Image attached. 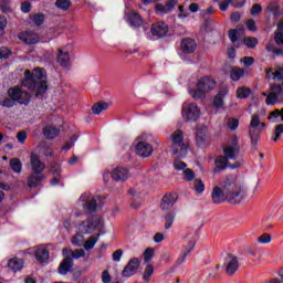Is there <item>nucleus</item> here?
Listing matches in <instances>:
<instances>
[{"instance_id":"f257e3e1","label":"nucleus","mask_w":283,"mask_h":283,"mask_svg":"<svg viewBox=\"0 0 283 283\" xmlns=\"http://www.w3.org/2000/svg\"><path fill=\"white\" fill-rule=\"evenodd\" d=\"M223 188L226 190V195L220 187H214L212 190V200L216 205H220V202H224V200H228L230 205H240V202H244V200L249 198L247 187L242 182L227 181L223 185Z\"/></svg>"},{"instance_id":"f03ea898","label":"nucleus","mask_w":283,"mask_h":283,"mask_svg":"<svg viewBox=\"0 0 283 283\" xmlns=\"http://www.w3.org/2000/svg\"><path fill=\"white\" fill-rule=\"evenodd\" d=\"M22 85L28 90H34L36 96H43L48 92V74L43 69H34L32 73L25 71Z\"/></svg>"},{"instance_id":"7ed1b4c3","label":"nucleus","mask_w":283,"mask_h":283,"mask_svg":"<svg viewBox=\"0 0 283 283\" xmlns=\"http://www.w3.org/2000/svg\"><path fill=\"white\" fill-rule=\"evenodd\" d=\"M217 85L218 83L216 82V80H213V77L203 76L197 81V88L192 87L191 85L188 86V94L195 101H200V98H205L206 94H209V92H213Z\"/></svg>"},{"instance_id":"20e7f679","label":"nucleus","mask_w":283,"mask_h":283,"mask_svg":"<svg viewBox=\"0 0 283 283\" xmlns=\"http://www.w3.org/2000/svg\"><path fill=\"white\" fill-rule=\"evenodd\" d=\"M31 176L28 179V187L35 188L39 187L40 182L45 180V176H43V171L45 170V164L41 161L39 155L32 154L31 155Z\"/></svg>"},{"instance_id":"39448f33","label":"nucleus","mask_w":283,"mask_h":283,"mask_svg":"<svg viewBox=\"0 0 283 283\" xmlns=\"http://www.w3.org/2000/svg\"><path fill=\"white\" fill-rule=\"evenodd\" d=\"M76 229L78 233H83L84 235H92L96 231L101 233L105 229V220H103V217L95 214L80 222Z\"/></svg>"},{"instance_id":"423d86ee","label":"nucleus","mask_w":283,"mask_h":283,"mask_svg":"<svg viewBox=\"0 0 283 283\" xmlns=\"http://www.w3.org/2000/svg\"><path fill=\"white\" fill-rule=\"evenodd\" d=\"M240 146L238 145V138L232 136L227 147L223 149L224 156H220L216 159L214 165L217 169H226L229 166V160L238 158Z\"/></svg>"},{"instance_id":"0eeeda50","label":"nucleus","mask_w":283,"mask_h":283,"mask_svg":"<svg viewBox=\"0 0 283 283\" xmlns=\"http://www.w3.org/2000/svg\"><path fill=\"white\" fill-rule=\"evenodd\" d=\"M266 128V123L262 122L260 115L254 114L251 117L250 124L248 126V134L251 139L252 145H258L262 133Z\"/></svg>"},{"instance_id":"6e6552de","label":"nucleus","mask_w":283,"mask_h":283,"mask_svg":"<svg viewBox=\"0 0 283 283\" xmlns=\"http://www.w3.org/2000/svg\"><path fill=\"white\" fill-rule=\"evenodd\" d=\"M181 116L187 123H196L202 116V111L197 103L186 102L181 106Z\"/></svg>"},{"instance_id":"1a4fd4ad","label":"nucleus","mask_w":283,"mask_h":283,"mask_svg":"<svg viewBox=\"0 0 283 283\" xmlns=\"http://www.w3.org/2000/svg\"><path fill=\"white\" fill-rule=\"evenodd\" d=\"M98 201H101V197L91 195L90 192H84L80 197L77 203L80 207H82L84 211L90 213L92 211H96L98 207Z\"/></svg>"},{"instance_id":"9d476101","label":"nucleus","mask_w":283,"mask_h":283,"mask_svg":"<svg viewBox=\"0 0 283 283\" xmlns=\"http://www.w3.org/2000/svg\"><path fill=\"white\" fill-rule=\"evenodd\" d=\"M149 138V134L143 133L137 137V144L135 147V151L137 156H140L142 158H149L151 154H154V147L148 144L147 142H142V140H147Z\"/></svg>"},{"instance_id":"9b49d317","label":"nucleus","mask_w":283,"mask_h":283,"mask_svg":"<svg viewBox=\"0 0 283 283\" xmlns=\"http://www.w3.org/2000/svg\"><path fill=\"white\" fill-rule=\"evenodd\" d=\"M184 240L186 242V245L181 251V255L177 259V264H185L187 256L191 254L193 249H196V237L193 234H186L184 237Z\"/></svg>"},{"instance_id":"f8f14e48","label":"nucleus","mask_w":283,"mask_h":283,"mask_svg":"<svg viewBox=\"0 0 283 283\" xmlns=\"http://www.w3.org/2000/svg\"><path fill=\"white\" fill-rule=\"evenodd\" d=\"M8 95L13 101H17L20 103V105H28L30 103L31 95L25 90L15 87V88H9Z\"/></svg>"},{"instance_id":"ddd939ff","label":"nucleus","mask_w":283,"mask_h":283,"mask_svg":"<svg viewBox=\"0 0 283 283\" xmlns=\"http://www.w3.org/2000/svg\"><path fill=\"white\" fill-rule=\"evenodd\" d=\"M209 128L205 125L198 126L196 130L195 143L198 147H205L209 142Z\"/></svg>"},{"instance_id":"4468645a","label":"nucleus","mask_w":283,"mask_h":283,"mask_svg":"<svg viewBox=\"0 0 283 283\" xmlns=\"http://www.w3.org/2000/svg\"><path fill=\"white\" fill-rule=\"evenodd\" d=\"M31 253H33L36 262H39L40 264H48V262H50V252L43 245L32 248Z\"/></svg>"},{"instance_id":"2eb2a0df","label":"nucleus","mask_w":283,"mask_h":283,"mask_svg":"<svg viewBox=\"0 0 283 283\" xmlns=\"http://www.w3.org/2000/svg\"><path fill=\"white\" fill-rule=\"evenodd\" d=\"M129 169L125 167H116L111 171V178L115 182H125L126 180H129Z\"/></svg>"},{"instance_id":"dca6fc26","label":"nucleus","mask_w":283,"mask_h":283,"mask_svg":"<svg viewBox=\"0 0 283 283\" xmlns=\"http://www.w3.org/2000/svg\"><path fill=\"white\" fill-rule=\"evenodd\" d=\"M140 266V259L133 258L129 260L128 264L122 272L123 277H132V275H136V271Z\"/></svg>"},{"instance_id":"f3484780","label":"nucleus","mask_w":283,"mask_h":283,"mask_svg":"<svg viewBox=\"0 0 283 283\" xmlns=\"http://www.w3.org/2000/svg\"><path fill=\"white\" fill-rule=\"evenodd\" d=\"M150 32L153 36H158L159 39H163V36H167L169 32V25L165 22L154 23L150 28Z\"/></svg>"},{"instance_id":"a211bd4d","label":"nucleus","mask_w":283,"mask_h":283,"mask_svg":"<svg viewBox=\"0 0 283 283\" xmlns=\"http://www.w3.org/2000/svg\"><path fill=\"white\" fill-rule=\"evenodd\" d=\"M238 269H240V261H238L237 256L229 255L226 259V273L228 275H233Z\"/></svg>"},{"instance_id":"6ab92c4d","label":"nucleus","mask_w":283,"mask_h":283,"mask_svg":"<svg viewBox=\"0 0 283 283\" xmlns=\"http://www.w3.org/2000/svg\"><path fill=\"white\" fill-rule=\"evenodd\" d=\"M19 40L23 41V43H27V45H34L41 41V38H39V34L32 31H25L19 34Z\"/></svg>"},{"instance_id":"aec40b11","label":"nucleus","mask_w":283,"mask_h":283,"mask_svg":"<svg viewBox=\"0 0 283 283\" xmlns=\"http://www.w3.org/2000/svg\"><path fill=\"white\" fill-rule=\"evenodd\" d=\"M178 201V195L176 193H168L163 197L160 208L164 211H168V209H171L174 205Z\"/></svg>"},{"instance_id":"412c9836","label":"nucleus","mask_w":283,"mask_h":283,"mask_svg":"<svg viewBox=\"0 0 283 283\" xmlns=\"http://www.w3.org/2000/svg\"><path fill=\"white\" fill-rule=\"evenodd\" d=\"M25 262L23 259H19L17 256L9 259L7 263V268L9 271H12L13 273H19V271L23 270Z\"/></svg>"},{"instance_id":"4be33fe9","label":"nucleus","mask_w":283,"mask_h":283,"mask_svg":"<svg viewBox=\"0 0 283 283\" xmlns=\"http://www.w3.org/2000/svg\"><path fill=\"white\" fill-rule=\"evenodd\" d=\"M178 0H169L166 4H157L155 7V12L157 14H167L171 12V10H174V8H176Z\"/></svg>"},{"instance_id":"5701e85b","label":"nucleus","mask_w":283,"mask_h":283,"mask_svg":"<svg viewBox=\"0 0 283 283\" xmlns=\"http://www.w3.org/2000/svg\"><path fill=\"white\" fill-rule=\"evenodd\" d=\"M57 63L62 67H70V51H67V48L59 49Z\"/></svg>"},{"instance_id":"b1692460","label":"nucleus","mask_w":283,"mask_h":283,"mask_svg":"<svg viewBox=\"0 0 283 283\" xmlns=\"http://www.w3.org/2000/svg\"><path fill=\"white\" fill-rule=\"evenodd\" d=\"M130 28H140L143 25V18L135 11H130L126 19Z\"/></svg>"},{"instance_id":"393cba45","label":"nucleus","mask_w":283,"mask_h":283,"mask_svg":"<svg viewBox=\"0 0 283 283\" xmlns=\"http://www.w3.org/2000/svg\"><path fill=\"white\" fill-rule=\"evenodd\" d=\"M189 151V146L187 144H178L176 146H171V154L176 156V158H185L187 153Z\"/></svg>"},{"instance_id":"a878e982","label":"nucleus","mask_w":283,"mask_h":283,"mask_svg":"<svg viewBox=\"0 0 283 283\" xmlns=\"http://www.w3.org/2000/svg\"><path fill=\"white\" fill-rule=\"evenodd\" d=\"M196 48H198V44L196 43V40L193 39H184L181 41V50L186 54H191L196 52Z\"/></svg>"},{"instance_id":"bb28decb","label":"nucleus","mask_w":283,"mask_h":283,"mask_svg":"<svg viewBox=\"0 0 283 283\" xmlns=\"http://www.w3.org/2000/svg\"><path fill=\"white\" fill-rule=\"evenodd\" d=\"M62 255L63 258H70V260H78V258H85V250L77 249L72 251L71 249H63Z\"/></svg>"},{"instance_id":"cd10ccee","label":"nucleus","mask_w":283,"mask_h":283,"mask_svg":"<svg viewBox=\"0 0 283 283\" xmlns=\"http://www.w3.org/2000/svg\"><path fill=\"white\" fill-rule=\"evenodd\" d=\"M42 132L48 140H54L61 134V130L52 125L45 126Z\"/></svg>"},{"instance_id":"c85d7f7f","label":"nucleus","mask_w":283,"mask_h":283,"mask_svg":"<svg viewBox=\"0 0 283 283\" xmlns=\"http://www.w3.org/2000/svg\"><path fill=\"white\" fill-rule=\"evenodd\" d=\"M244 3H245V0H223L222 2L219 3V8L224 12L227 11V8H229V6L231 4L234 6V8H242Z\"/></svg>"},{"instance_id":"c756f323","label":"nucleus","mask_w":283,"mask_h":283,"mask_svg":"<svg viewBox=\"0 0 283 283\" xmlns=\"http://www.w3.org/2000/svg\"><path fill=\"white\" fill-rule=\"evenodd\" d=\"M72 259L64 256V260L61 262L59 268L60 275H67L72 271Z\"/></svg>"},{"instance_id":"7c9ffc66","label":"nucleus","mask_w":283,"mask_h":283,"mask_svg":"<svg viewBox=\"0 0 283 283\" xmlns=\"http://www.w3.org/2000/svg\"><path fill=\"white\" fill-rule=\"evenodd\" d=\"M101 238V233H97L96 235H91L86 240H84L83 247L85 251H92L94 247H96V243L98 242Z\"/></svg>"},{"instance_id":"2f4dec72","label":"nucleus","mask_w":283,"mask_h":283,"mask_svg":"<svg viewBox=\"0 0 283 283\" xmlns=\"http://www.w3.org/2000/svg\"><path fill=\"white\" fill-rule=\"evenodd\" d=\"M170 140L172 143V147H175L176 145H182L185 142V134L182 133V130L177 129L175 130L171 136H170Z\"/></svg>"},{"instance_id":"473e14b6","label":"nucleus","mask_w":283,"mask_h":283,"mask_svg":"<svg viewBox=\"0 0 283 283\" xmlns=\"http://www.w3.org/2000/svg\"><path fill=\"white\" fill-rule=\"evenodd\" d=\"M245 73L247 71H244V69L234 66L230 71V78L231 81L238 82L240 78H243Z\"/></svg>"},{"instance_id":"72a5a7b5","label":"nucleus","mask_w":283,"mask_h":283,"mask_svg":"<svg viewBox=\"0 0 283 283\" xmlns=\"http://www.w3.org/2000/svg\"><path fill=\"white\" fill-rule=\"evenodd\" d=\"M71 244H73V247H83V244H85V237L83 232H78L77 228L76 234L73 238H71Z\"/></svg>"},{"instance_id":"f704fd0d","label":"nucleus","mask_w":283,"mask_h":283,"mask_svg":"<svg viewBox=\"0 0 283 283\" xmlns=\"http://www.w3.org/2000/svg\"><path fill=\"white\" fill-rule=\"evenodd\" d=\"M193 188L197 196H202V193H205V181H202L201 179H195Z\"/></svg>"},{"instance_id":"c9c22d12","label":"nucleus","mask_w":283,"mask_h":283,"mask_svg":"<svg viewBox=\"0 0 283 283\" xmlns=\"http://www.w3.org/2000/svg\"><path fill=\"white\" fill-rule=\"evenodd\" d=\"M182 176L186 182H193L196 180V171L191 170V168H186L182 171Z\"/></svg>"},{"instance_id":"e433bc0d","label":"nucleus","mask_w":283,"mask_h":283,"mask_svg":"<svg viewBox=\"0 0 283 283\" xmlns=\"http://www.w3.org/2000/svg\"><path fill=\"white\" fill-rule=\"evenodd\" d=\"M10 167L14 171V174H21L23 169V165L21 164V160L13 158L10 160Z\"/></svg>"},{"instance_id":"4c0bfd02","label":"nucleus","mask_w":283,"mask_h":283,"mask_svg":"<svg viewBox=\"0 0 283 283\" xmlns=\"http://www.w3.org/2000/svg\"><path fill=\"white\" fill-rule=\"evenodd\" d=\"M268 118L271 120V123H275L277 120V118H281V120L283 123V108L274 109L273 112L270 113Z\"/></svg>"},{"instance_id":"58836bf2","label":"nucleus","mask_w":283,"mask_h":283,"mask_svg":"<svg viewBox=\"0 0 283 283\" xmlns=\"http://www.w3.org/2000/svg\"><path fill=\"white\" fill-rule=\"evenodd\" d=\"M268 12L274 14V17H280V4L277 1H272L268 6Z\"/></svg>"},{"instance_id":"ea45409f","label":"nucleus","mask_w":283,"mask_h":283,"mask_svg":"<svg viewBox=\"0 0 283 283\" xmlns=\"http://www.w3.org/2000/svg\"><path fill=\"white\" fill-rule=\"evenodd\" d=\"M226 125L228 129H231V132H235L238 127L240 126V120L238 118L229 117L226 122Z\"/></svg>"},{"instance_id":"a19ab883","label":"nucleus","mask_w":283,"mask_h":283,"mask_svg":"<svg viewBox=\"0 0 283 283\" xmlns=\"http://www.w3.org/2000/svg\"><path fill=\"white\" fill-rule=\"evenodd\" d=\"M251 95V90L247 86L237 88V98H249Z\"/></svg>"},{"instance_id":"79ce46f5","label":"nucleus","mask_w":283,"mask_h":283,"mask_svg":"<svg viewBox=\"0 0 283 283\" xmlns=\"http://www.w3.org/2000/svg\"><path fill=\"white\" fill-rule=\"evenodd\" d=\"M174 220H176V212L171 211L165 216V229H171L174 224Z\"/></svg>"},{"instance_id":"37998d69","label":"nucleus","mask_w":283,"mask_h":283,"mask_svg":"<svg viewBox=\"0 0 283 283\" xmlns=\"http://www.w3.org/2000/svg\"><path fill=\"white\" fill-rule=\"evenodd\" d=\"M156 253V250H154V248H147L144 251L143 258H144V262L146 264H148V262H151V260H154V255Z\"/></svg>"},{"instance_id":"c03bdc74","label":"nucleus","mask_w":283,"mask_h":283,"mask_svg":"<svg viewBox=\"0 0 283 283\" xmlns=\"http://www.w3.org/2000/svg\"><path fill=\"white\" fill-rule=\"evenodd\" d=\"M263 96H266V105H275L277 103V93L270 92V94L266 95V93H263Z\"/></svg>"},{"instance_id":"a18cd8bd","label":"nucleus","mask_w":283,"mask_h":283,"mask_svg":"<svg viewBox=\"0 0 283 283\" xmlns=\"http://www.w3.org/2000/svg\"><path fill=\"white\" fill-rule=\"evenodd\" d=\"M107 107H109L108 103H98V104L93 105L92 111H93V114L98 115V114H101V112H105V109H107Z\"/></svg>"},{"instance_id":"49530a36","label":"nucleus","mask_w":283,"mask_h":283,"mask_svg":"<svg viewBox=\"0 0 283 283\" xmlns=\"http://www.w3.org/2000/svg\"><path fill=\"white\" fill-rule=\"evenodd\" d=\"M151 275H154V266L151 264H147L144 271L143 280L145 282H149Z\"/></svg>"},{"instance_id":"de8ad7c7","label":"nucleus","mask_w":283,"mask_h":283,"mask_svg":"<svg viewBox=\"0 0 283 283\" xmlns=\"http://www.w3.org/2000/svg\"><path fill=\"white\" fill-rule=\"evenodd\" d=\"M272 240L273 237H271L270 233H263L256 239V242H259V244H271Z\"/></svg>"},{"instance_id":"09e8293b","label":"nucleus","mask_w":283,"mask_h":283,"mask_svg":"<svg viewBox=\"0 0 283 283\" xmlns=\"http://www.w3.org/2000/svg\"><path fill=\"white\" fill-rule=\"evenodd\" d=\"M31 21L33 25H43V21H45V15L42 13H36L31 17Z\"/></svg>"},{"instance_id":"8fccbe9b","label":"nucleus","mask_w":283,"mask_h":283,"mask_svg":"<svg viewBox=\"0 0 283 283\" xmlns=\"http://www.w3.org/2000/svg\"><path fill=\"white\" fill-rule=\"evenodd\" d=\"M55 6L59 10H69L72 2H70V0H56Z\"/></svg>"},{"instance_id":"3c124183","label":"nucleus","mask_w":283,"mask_h":283,"mask_svg":"<svg viewBox=\"0 0 283 283\" xmlns=\"http://www.w3.org/2000/svg\"><path fill=\"white\" fill-rule=\"evenodd\" d=\"M283 134V124H279L276 127H275V130L273 133V138L272 140L274 143H277V140H280L281 136Z\"/></svg>"},{"instance_id":"603ef678","label":"nucleus","mask_w":283,"mask_h":283,"mask_svg":"<svg viewBox=\"0 0 283 283\" xmlns=\"http://www.w3.org/2000/svg\"><path fill=\"white\" fill-rule=\"evenodd\" d=\"M174 169H176V171H185V169H187V164L185 161L181 160H175L172 164Z\"/></svg>"},{"instance_id":"864d4df0","label":"nucleus","mask_w":283,"mask_h":283,"mask_svg":"<svg viewBox=\"0 0 283 283\" xmlns=\"http://www.w3.org/2000/svg\"><path fill=\"white\" fill-rule=\"evenodd\" d=\"M268 52H271L274 56H281L283 54V50L275 48L273 44H268L266 46Z\"/></svg>"},{"instance_id":"5fc2aeb1","label":"nucleus","mask_w":283,"mask_h":283,"mask_svg":"<svg viewBox=\"0 0 283 283\" xmlns=\"http://www.w3.org/2000/svg\"><path fill=\"white\" fill-rule=\"evenodd\" d=\"M243 43H244V45H247V48H255L258 45V39L244 38Z\"/></svg>"},{"instance_id":"6e6d98bb","label":"nucleus","mask_w":283,"mask_h":283,"mask_svg":"<svg viewBox=\"0 0 283 283\" xmlns=\"http://www.w3.org/2000/svg\"><path fill=\"white\" fill-rule=\"evenodd\" d=\"M224 105V98L216 95L213 98V106L217 107V109H220Z\"/></svg>"},{"instance_id":"4d7b16f0","label":"nucleus","mask_w":283,"mask_h":283,"mask_svg":"<svg viewBox=\"0 0 283 283\" xmlns=\"http://www.w3.org/2000/svg\"><path fill=\"white\" fill-rule=\"evenodd\" d=\"M241 63H243L244 67H251V65L255 63V59H253L252 56H244L241 60Z\"/></svg>"},{"instance_id":"13d9d810","label":"nucleus","mask_w":283,"mask_h":283,"mask_svg":"<svg viewBox=\"0 0 283 283\" xmlns=\"http://www.w3.org/2000/svg\"><path fill=\"white\" fill-rule=\"evenodd\" d=\"M10 54H12V52H10V49L6 46L0 48V59H10Z\"/></svg>"},{"instance_id":"bf43d9fd","label":"nucleus","mask_w":283,"mask_h":283,"mask_svg":"<svg viewBox=\"0 0 283 283\" xmlns=\"http://www.w3.org/2000/svg\"><path fill=\"white\" fill-rule=\"evenodd\" d=\"M6 25H8V20L6 19V17L0 15V36L3 34L4 30H6Z\"/></svg>"},{"instance_id":"052dcab7","label":"nucleus","mask_w":283,"mask_h":283,"mask_svg":"<svg viewBox=\"0 0 283 283\" xmlns=\"http://www.w3.org/2000/svg\"><path fill=\"white\" fill-rule=\"evenodd\" d=\"M102 282H103V283H109V282H112V275H109V271L105 270V271L102 273Z\"/></svg>"},{"instance_id":"680f3d73","label":"nucleus","mask_w":283,"mask_h":283,"mask_svg":"<svg viewBox=\"0 0 283 283\" xmlns=\"http://www.w3.org/2000/svg\"><path fill=\"white\" fill-rule=\"evenodd\" d=\"M18 142L23 144L25 143L27 138H28V133H25V130H22L20 133H18L17 135Z\"/></svg>"},{"instance_id":"e2e57ef3","label":"nucleus","mask_w":283,"mask_h":283,"mask_svg":"<svg viewBox=\"0 0 283 283\" xmlns=\"http://www.w3.org/2000/svg\"><path fill=\"white\" fill-rule=\"evenodd\" d=\"M122 258H123V250H116L113 253V262H119Z\"/></svg>"},{"instance_id":"0e129e2a","label":"nucleus","mask_w":283,"mask_h":283,"mask_svg":"<svg viewBox=\"0 0 283 283\" xmlns=\"http://www.w3.org/2000/svg\"><path fill=\"white\" fill-rule=\"evenodd\" d=\"M228 36L232 43H235L238 41V30H230Z\"/></svg>"},{"instance_id":"69168bd1","label":"nucleus","mask_w":283,"mask_h":283,"mask_svg":"<svg viewBox=\"0 0 283 283\" xmlns=\"http://www.w3.org/2000/svg\"><path fill=\"white\" fill-rule=\"evenodd\" d=\"M271 92H274V94H276L279 96V94H282L283 92V88L281 85H277V84H273L271 87H270Z\"/></svg>"},{"instance_id":"338daca9","label":"nucleus","mask_w":283,"mask_h":283,"mask_svg":"<svg viewBox=\"0 0 283 283\" xmlns=\"http://www.w3.org/2000/svg\"><path fill=\"white\" fill-rule=\"evenodd\" d=\"M274 41L276 45H283V33H274Z\"/></svg>"},{"instance_id":"774afa93","label":"nucleus","mask_w":283,"mask_h":283,"mask_svg":"<svg viewBox=\"0 0 283 283\" xmlns=\"http://www.w3.org/2000/svg\"><path fill=\"white\" fill-rule=\"evenodd\" d=\"M14 101L17 99H13L12 97L4 99L2 107H14Z\"/></svg>"}]
</instances>
